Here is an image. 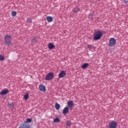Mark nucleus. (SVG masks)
<instances>
[{"mask_svg": "<svg viewBox=\"0 0 128 128\" xmlns=\"http://www.w3.org/2000/svg\"><path fill=\"white\" fill-rule=\"evenodd\" d=\"M54 48H55V46L53 44L49 43L48 44V49L52 50V49H54Z\"/></svg>", "mask_w": 128, "mask_h": 128, "instance_id": "13", "label": "nucleus"}, {"mask_svg": "<svg viewBox=\"0 0 128 128\" xmlns=\"http://www.w3.org/2000/svg\"><path fill=\"white\" fill-rule=\"evenodd\" d=\"M74 106V102L72 100H70L68 102V108L72 110L73 108V107Z\"/></svg>", "mask_w": 128, "mask_h": 128, "instance_id": "7", "label": "nucleus"}, {"mask_svg": "<svg viewBox=\"0 0 128 128\" xmlns=\"http://www.w3.org/2000/svg\"><path fill=\"white\" fill-rule=\"evenodd\" d=\"M32 119L28 118L26 119V121L23 122L22 124H20L18 128H30L28 123L31 122Z\"/></svg>", "mask_w": 128, "mask_h": 128, "instance_id": "1", "label": "nucleus"}, {"mask_svg": "<svg viewBox=\"0 0 128 128\" xmlns=\"http://www.w3.org/2000/svg\"><path fill=\"white\" fill-rule=\"evenodd\" d=\"M60 108V104L56 103V104H55L56 109L57 110H58Z\"/></svg>", "mask_w": 128, "mask_h": 128, "instance_id": "16", "label": "nucleus"}, {"mask_svg": "<svg viewBox=\"0 0 128 128\" xmlns=\"http://www.w3.org/2000/svg\"><path fill=\"white\" fill-rule=\"evenodd\" d=\"M12 38V36L10 35H6V36H4V44L6 46H10L12 45L11 42Z\"/></svg>", "mask_w": 128, "mask_h": 128, "instance_id": "2", "label": "nucleus"}, {"mask_svg": "<svg viewBox=\"0 0 128 128\" xmlns=\"http://www.w3.org/2000/svg\"><path fill=\"white\" fill-rule=\"evenodd\" d=\"M66 76V72L64 70H62L58 74V78H63Z\"/></svg>", "mask_w": 128, "mask_h": 128, "instance_id": "8", "label": "nucleus"}, {"mask_svg": "<svg viewBox=\"0 0 128 128\" xmlns=\"http://www.w3.org/2000/svg\"><path fill=\"white\" fill-rule=\"evenodd\" d=\"M28 98H29V96H28V94H25V95L24 96V100H28Z\"/></svg>", "mask_w": 128, "mask_h": 128, "instance_id": "21", "label": "nucleus"}, {"mask_svg": "<svg viewBox=\"0 0 128 128\" xmlns=\"http://www.w3.org/2000/svg\"><path fill=\"white\" fill-rule=\"evenodd\" d=\"M66 126H71V122L69 121H67L66 122Z\"/></svg>", "mask_w": 128, "mask_h": 128, "instance_id": "23", "label": "nucleus"}, {"mask_svg": "<svg viewBox=\"0 0 128 128\" xmlns=\"http://www.w3.org/2000/svg\"><path fill=\"white\" fill-rule=\"evenodd\" d=\"M27 22L28 23L32 24V19H31V18H28Z\"/></svg>", "mask_w": 128, "mask_h": 128, "instance_id": "19", "label": "nucleus"}, {"mask_svg": "<svg viewBox=\"0 0 128 128\" xmlns=\"http://www.w3.org/2000/svg\"><path fill=\"white\" fill-rule=\"evenodd\" d=\"M54 122L57 123L60 122V120L58 118H56L53 120Z\"/></svg>", "mask_w": 128, "mask_h": 128, "instance_id": "17", "label": "nucleus"}, {"mask_svg": "<svg viewBox=\"0 0 128 128\" xmlns=\"http://www.w3.org/2000/svg\"><path fill=\"white\" fill-rule=\"evenodd\" d=\"M5 60L4 57L0 55V61H3Z\"/></svg>", "mask_w": 128, "mask_h": 128, "instance_id": "22", "label": "nucleus"}, {"mask_svg": "<svg viewBox=\"0 0 128 128\" xmlns=\"http://www.w3.org/2000/svg\"><path fill=\"white\" fill-rule=\"evenodd\" d=\"M32 42H36V40L35 38H34V39H32Z\"/></svg>", "mask_w": 128, "mask_h": 128, "instance_id": "27", "label": "nucleus"}, {"mask_svg": "<svg viewBox=\"0 0 128 128\" xmlns=\"http://www.w3.org/2000/svg\"><path fill=\"white\" fill-rule=\"evenodd\" d=\"M8 92H9V90L8 89H5L0 92V94L5 95V94H6L8 93Z\"/></svg>", "mask_w": 128, "mask_h": 128, "instance_id": "11", "label": "nucleus"}, {"mask_svg": "<svg viewBox=\"0 0 128 128\" xmlns=\"http://www.w3.org/2000/svg\"><path fill=\"white\" fill-rule=\"evenodd\" d=\"M11 14L12 16H16V11H12L11 12Z\"/></svg>", "mask_w": 128, "mask_h": 128, "instance_id": "18", "label": "nucleus"}, {"mask_svg": "<svg viewBox=\"0 0 128 128\" xmlns=\"http://www.w3.org/2000/svg\"><path fill=\"white\" fill-rule=\"evenodd\" d=\"M69 112V108L68 107H65L62 110V114L66 115Z\"/></svg>", "mask_w": 128, "mask_h": 128, "instance_id": "10", "label": "nucleus"}, {"mask_svg": "<svg viewBox=\"0 0 128 128\" xmlns=\"http://www.w3.org/2000/svg\"><path fill=\"white\" fill-rule=\"evenodd\" d=\"M38 88L40 90L45 92L46 91V88L45 86H44L43 84H41L39 86Z\"/></svg>", "mask_w": 128, "mask_h": 128, "instance_id": "9", "label": "nucleus"}, {"mask_svg": "<svg viewBox=\"0 0 128 128\" xmlns=\"http://www.w3.org/2000/svg\"><path fill=\"white\" fill-rule=\"evenodd\" d=\"M8 106L10 108H12L14 107V103L8 104Z\"/></svg>", "mask_w": 128, "mask_h": 128, "instance_id": "20", "label": "nucleus"}, {"mask_svg": "<svg viewBox=\"0 0 128 128\" xmlns=\"http://www.w3.org/2000/svg\"><path fill=\"white\" fill-rule=\"evenodd\" d=\"M88 18L92 20L93 19V15H92V14H90V15H89V16H88Z\"/></svg>", "mask_w": 128, "mask_h": 128, "instance_id": "25", "label": "nucleus"}, {"mask_svg": "<svg viewBox=\"0 0 128 128\" xmlns=\"http://www.w3.org/2000/svg\"><path fill=\"white\" fill-rule=\"evenodd\" d=\"M87 48H88V50H90L93 48V46H92V45H88Z\"/></svg>", "mask_w": 128, "mask_h": 128, "instance_id": "24", "label": "nucleus"}, {"mask_svg": "<svg viewBox=\"0 0 128 128\" xmlns=\"http://www.w3.org/2000/svg\"><path fill=\"white\" fill-rule=\"evenodd\" d=\"M118 124L116 122L112 121L109 123V128H116Z\"/></svg>", "mask_w": 128, "mask_h": 128, "instance_id": "6", "label": "nucleus"}, {"mask_svg": "<svg viewBox=\"0 0 128 128\" xmlns=\"http://www.w3.org/2000/svg\"><path fill=\"white\" fill-rule=\"evenodd\" d=\"M103 36V33L102 31H96L94 34V40H100L102 38V36Z\"/></svg>", "mask_w": 128, "mask_h": 128, "instance_id": "3", "label": "nucleus"}, {"mask_svg": "<svg viewBox=\"0 0 128 128\" xmlns=\"http://www.w3.org/2000/svg\"><path fill=\"white\" fill-rule=\"evenodd\" d=\"M46 19L48 22H52L54 20V18L53 17H52V16H48L46 17Z\"/></svg>", "mask_w": 128, "mask_h": 128, "instance_id": "12", "label": "nucleus"}, {"mask_svg": "<svg viewBox=\"0 0 128 128\" xmlns=\"http://www.w3.org/2000/svg\"><path fill=\"white\" fill-rule=\"evenodd\" d=\"M80 10V9L79 7H76V8H74L72 10L74 13L78 12Z\"/></svg>", "mask_w": 128, "mask_h": 128, "instance_id": "14", "label": "nucleus"}, {"mask_svg": "<svg viewBox=\"0 0 128 128\" xmlns=\"http://www.w3.org/2000/svg\"><path fill=\"white\" fill-rule=\"evenodd\" d=\"M116 41L114 38H110L108 42V46L110 47L114 46L116 44Z\"/></svg>", "mask_w": 128, "mask_h": 128, "instance_id": "4", "label": "nucleus"}, {"mask_svg": "<svg viewBox=\"0 0 128 128\" xmlns=\"http://www.w3.org/2000/svg\"><path fill=\"white\" fill-rule=\"evenodd\" d=\"M54 74L53 72H50L49 74H48L46 76L45 80H52L54 78Z\"/></svg>", "mask_w": 128, "mask_h": 128, "instance_id": "5", "label": "nucleus"}, {"mask_svg": "<svg viewBox=\"0 0 128 128\" xmlns=\"http://www.w3.org/2000/svg\"><path fill=\"white\" fill-rule=\"evenodd\" d=\"M124 2L125 4H127L128 3V0H124Z\"/></svg>", "mask_w": 128, "mask_h": 128, "instance_id": "26", "label": "nucleus"}, {"mask_svg": "<svg viewBox=\"0 0 128 128\" xmlns=\"http://www.w3.org/2000/svg\"><path fill=\"white\" fill-rule=\"evenodd\" d=\"M89 66H90V64H88L85 63V64H83V65L82 66V69H84V68H87Z\"/></svg>", "mask_w": 128, "mask_h": 128, "instance_id": "15", "label": "nucleus"}]
</instances>
